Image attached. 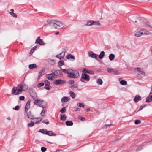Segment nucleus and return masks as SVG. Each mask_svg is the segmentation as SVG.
I'll list each match as a JSON object with an SVG mask.
<instances>
[{
    "instance_id": "49530a36",
    "label": "nucleus",
    "mask_w": 152,
    "mask_h": 152,
    "mask_svg": "<svg viewBox=\"0 0 152 152\" xmlns=\"http://www.w3.org/2000/svg\"><path fill=\"white\" fill-rule=\"evenodd\" d=\"M88 69H86V68H83L82 69V72H84V73H87V71Z\"/></svg>"
},
{
    "instance_id": "de8ad7c7",
    "label": "nucleus",
    "mask_w": 152,
    "mask_h": 152,
    "mask_svg": "<svg viewBox=\"0 0 152 152\" xmlns=\"http://www.w3.org/2000/svg\"><path fill=\"white\" fill-rule=\"evenodd\" d=\"M47 150L46 148L42 147L41 148V150L42 152H45Z\"/></svg>"
},
{
    "instance_id": "0eeeda50",
    "label": "nucleus",
    "mask_w": 152,
    "mask_h": 152,
    "mask_svg": "<svg viewBox=\"0 0 152 152\" xmlns=\"http://www.w3.org/2000/svg\"><path fill=\"white\" fill-rule=\"evenodd\" d=\"M35 43L39 44L41 45H45L44 43L43 42L42 40L40 39L39 37H38L37 38L35 42Z\"/></svg>"
},
{
    "instance_id": "052dcab7",
    "label": "nucleus",
    "mask_w": 152,
    "mask_h": 152,
    "mask_svg": "<svg viewBox=\"0 0 152 152\" xmlns=\"http://www.w3.org/2000/svg\"><path fill=\"white\" fill-rule=\"evenodd\" d=\"M59 34V32L58 31H57V32H56L55 33V34L56 35H58V34Z\"/></svg>"
},
{
    "instance_id": "a18cd8bd",
    "label": "nucleus",
    "mask_w": 152,
    "mask_h": 152,
    "mask_svg": "<svg viewBox=\"0 0 152 152\" xmlns=\"http://www.w3.org/2000/svg\"><path fill=\"white\" fill-rule=\"evenodd\" d=\"M10 13L11 14V15H12L13 17L15 18H16L17 17V15L15 13H14L13 12H10Z\"/></svg>"
},
{
    "instance_id": "2eb2a0df",
    "label": "nucleus",
    "mask_w": 152,
    "mask_h": 152,
    "mask_svg": "<svg viewBox=\"0 0 152 152\" xmlns=\"http://www.w3.org/2000/svg\"><path fill=\"white\" fill-rule=\"evenodd\" d=\"M64 81L61 79L57 80L55 81L54 83L56 85L61 84L64 83Z\"/></svg>"
},
{
    "instance_id": "ea45409f",
    "label": "nucleus",
    "mask_w": 152,
    "mask_h": 152,
    "mask_svg": "<svg viewBox=\"0 0 152 152\" xmlns=\"http://www.w3.org/2000/svg\"><path fill=\"white\" fill-rule=\"evenodd\" d=\"M34 124V123L33 122H32L31 123H29L28 124V126L29 127L33 126Z\"/></svg>"
},
{
    "instance_id": "b1692460",
    "label": "nucleus",
    "mask_w": 152,
    "mask_h": 152,
    "mask_svg": "<svg viewBox=\"0 0 152 152\" xmlns=\"http://www.w3.org/2000/svg\"><path fill=\"white\" fill-rule=\"evenodd\" d=\"M152 100V97L151 95H149L146 98V102H149Z\"/></svg>"
},
{
    "instance_id": "2f4dec72",
    "label": "nucleus",
    "mask_w": 152,
    "mask_h": 152,
    "mask_svg": "<svg viewBox=\"0 0 152 152\" xmlns=\"http://www.w3.org/2000/svg\"><path fill=\"white\" fill-rule=\"evenodd\" d=\"M37 67V65L35 64H32L29 65V68L30 69H32L34 68Z\"/></svg>"
},
{
    "instance_id": "4468645a",
    "label": "nucleus",
    "mask_w": 152,
    "mask_h": 152,
    "mask_svg": "<svg viewBox=\"0 0 152 152\" xmlns=\"http://www.w3.org/2000/svg\"><path fill=\"white\" fill-rule=\"evenodd\" d=\"M35 122V123L36 124L39 123L42 119L41 118H33L32 119Z\"/></svg>"
},
{
    "instance_id": "603ef678",
    "label": "nucleus",
    "mask_w": 152,
    "mask_h": 152,
    "mask_svg": "<svg viewBox=\"0 0 152 152\" xmlns=\"http://www.w3.org/2000/svg\"><path fill=\"white\" fill-rule=\"evenodd\" d=\"M65 110V107H63L60 110V112L61 113H64Z\"/></svg>"
},
{
    "instance_id": "393cba45",
    "label": "nucleus",
    "mask_w": 152,
    "mask_h": 152,
    "mask_svg": "<svg viewBox=\"0 0 152 152\" xmlns=\"http://www.w3.org/2000/svg\"><path fill=\"white\" fill-rule=\"evenodd\" d=\"M48 62L50 64L53 65L55 63V61L54 60L49 59L48 60Z\"/></svg>"
},
{
    "instance_id": "a19ab883",
    "label": "nucleus",
    "mask_w": 152,
    "mask_h": 152,
    "mask_svg": "<svg viewBox=\"0 0 152 152\" xmlns=\"http://www.w3.org/2000/svg\"><path fill=\"white\" fill-rule=\"evenodd\" d=\"M113 74L115 75H118L120 73L118 71L115 70L114 69Z\"/></svg>"
},
{
    "instance_id": "f257e3e1",
    "label": "nucleus",
    "mask_w": 152,
    "mask_h": 152,
    "mask_svg": "<svg viewBox=\"0 0 152 152\" xmlns=\"http://www.w3.org/2000/svg\"><path fill=\"white\" fill-rule=\"evenodd\" d=\"M28 87L27 85L21 84L18 85L17 87H14L12 89V93L14 95H17L20 94L23 91L27 90Z\"/></svg>"
},
{
    "instance_id": "8fccbe9b",
    "label": "nucleus",
    "mask_w": 152,
    "mask_h": 152,
    "mask_svg": "<svg viewBox=\"0 0 152 152\" xmlns=\"http://www.w3.org/2000/svg\"><path fill=\"white\" fill-rule=\"evenodd\" d=\"M141 123V121L140 120H136L135 121L134 123L136 124H138Z\"/></svg>"
},
{
    "instance_id": "4be33fe9",
    "label": "nucleus",
    "mask_w": 152,
    "mask_h": 152,
    "mask_svg": "<svg viewBox=\"0 0 152 152\" xmlns=\"http://www.w3.org/2000/svg\"><path fill=\"white\" fill-rule=\"evenodd\" d=\"M47 110H46L44 109V108L42 109V111L40 113V115L41 116H45V113Z\"/></svg>"
},
{
    "instance_id": "3c124183",
    "label": "nucleus",
    "mask_w": 152,
    "mask_h": 152,
    "mask_svg": "<svg viewBox=\"0 0 152 152\" xmlns=\"http://www.w3.org/2000/svg\"><path fill=\"white\" fill-rule=\"evenodd\" d=\"M20 106L18 105L16 106L15 108H13V109L18 110L19 109Z\"/></svg>"
},
{
    "instance_id": "f03ea898",
    "label": "nucleus",
    "mask_w": 152,
    "mask_h": 152,
    "mask_svg": "<svg viewBox=\"0 0 152 152\" xmlns=\"http://www.w3.org/2000/svg\"><path fill=\"white\" fill-rule=\"evenodd\" d=\"M50 23L52 24L55 28H63L65 26L64 23L62 22L56 20H52L50 21Z\"/></svg>"
},
{
    "instance_id": "9b49d317",
    "label": "nucleus",
    "mask_w": 152,
    "mask_h": 152,
    "mask_svg": "<svg viewBox=\"0 0 152 152\" xmlns=\"http://www.w3.org/2000/svg\"><path fill=\"white\" fill-rule=\"evenodd\" d=\"M31 101L29 100H28L27 101L25 107V112H26L30 108V103Z\"/></svg>"
},
{
    "instance_id": "39448f33",
    "label": "nucleus",
    "mask_w": 152,
    "mask_h": 152,
    "mask_svg": "<svg viewBox=\"0 0 152 152\" xmlns=\"http://www.w3.org/2000/svg\"><path fill=\"white\" fill-rule=\"evenodd\" d=\"M90 80V77L86 73L82 74L80 79V80L81 82L86 83L89 81Z\"/></svg>"
},
{
    "instance_id": "473e14b6",
    "label": "nucleus",
    "mask_w": 152,
    "mask_h": 152,
    "mask_svg": "<svg viewBox=\"0 0 152 152\" xmlns=\"http://www.w3.org/2000/svg\"><path fill=\"white\" fill-rule=\"evenodd\" d=\"M39 132H41L45 134H47V130L44 129H40L39 131Z\"/></svg>"
},
{
    "instance_id": "f3484780",
    "label": "nucleus",
    "mask_w": 152,
    "mask_h": 152,
    "mask_svg": "<svg viewBox=\"0 0 152 152\" xmlns=\"http://www.w3.org/2000/svg\"><path fill=\"white\" fill-rule=\"evenodd\" d=\"M141 100V97L139 95H137L135 96L134 101L135 102H137L140 100Z\"/></svg>"
},
{
    "instance_id": "72a5a7b5",
    "label": "nucleus",
    "mask_w": 152,
    "mask_h": 152,
    "mask_svg": "<svg viewBox=\"0 0 152 152\" xmlns=\"http://www.w3.org/2000/svg\"><path fill=\"white\" fill-rule=\"evenodd\" d=\"M64 64V62L63 60H60L58 63V66H61Z\"/></svg>"
},
{
    "instance_id": "13d9d810",
    "label": "nucleus",
    "mask_w": 152,
    "mask_h": 152,
    "mask_svg": "<svg viewBox=\"0 0 152 152\" xmlns=\"http://www.w3.org/2000/svg\"><path fill=\"white\" fill-rule=\"evenodd\" d=\"M145 107V106H143L142 105L140 107V108H139V110H138V111H140V110H142V108H143V107Z\"/></svg>"
},
{
    "instance_id": "1a4fd4ad",
    "label": "nucleus",
    "mask_w": 152,
    "mask_h": 152,
    "mask_svg": "<svg viewBox=\"0 0 152 152\" xmlns=\"http://www.w3.org/2000/svg\"><path fill=\"white\" fill-rule=\"evenodd\" d=\"M135 70H137L138 72V74L139 75H143L145 74V72H144L143 69L140 68H135Z\"/></svg>"
},
{
    "instance_id": "6ab92c4d",
    "label": "nucleus",
    "mask_w": 152,
    "mask_h": 152,
    "mask_svg": "<svg viewBox=\"0 0 152 152\" xmlns=\"http://www.w3.org/2000/svg\"><path fill=\"white\" fill-rule=\"evenodd\" d=\"M66 58L68 59H73V60H75V58L74 56L72 55L71 54H69L68 55H67L66 56Z\"/></svg>"
},
{
    "instance_id": "f8f14e48",
    "label": "nucleus",
    "mask_w": 152,
    "mask_h": 152,
    "mask_svg": "<svg viewBox=\"0 0 152 152\" xmlns=\"http://www.w3.org/2000/svg\"><path fill=\"white\" fill-rule=\"evenodd\" d=\"M141 31L142 32V35H149L151 34V33L148 30L142 28L141 29Z\"/></svg>"
},
{
    "instance_id": "c9c22d12",
    "label": "nucleus",
    "mask_w": 152,
    "mask_h": 152,
    "mask_svg": "<svg viewBox=\"0 0 152 152\" xmlns=\"http://www.w3.org/2000/svg\"><path fill=\"white\" fill-rule=\"evenodd\" d=\"M120 83L122 85H125L127 84V82L125 80H122L120 81Z\"/></svg>"
},
{
    "instance_id": "6e6552de",
    "label": "nucleus",
    "mask_w": 152,
    "mask_h": 152,
    "mask_svg": "<svg viewBox=\"0 0 152 152\" xmlns=\"http://www.w3.org/2000/svg\"><path fill=\"white\" fill-rule=\"evenodd\" d=\"M44 82L45 84V88L47 90H49L50 89V83L47 80H45Z\"/></svg>"
},
{
    "instance_id": "bf43d9fd",
    "label": "nucleus",
    "mask_w": 152,
    "mask_h": 152,
    "mask_svg": "<svg viewBox=\"0 0 152 152\" xmlns=\"http://www.w3.org/2000/svg\"><path fill=\"white\" fill-rule=\"evenodd\" d=\"M142 149V148H139L137 149L136 150V152H138V151H139L140 150Z\"/></svg>"
},
{
    "instance_id": "e433bc0d",
    "label": "nucleus",
    "mask_w": 152,
    "mask_h": 152,
    "mask_svg": "<svg viewBox=\"0 0 152 152\" xmlns=\"http://www.w3.org/2000/svg\"><path fill=\"white\" fill-rule=\"evenodd\" d=\"M46 134L48 135L49 136H52L53 134V132L51 131H47V134Z\"/></svg>"
},
{
    "instance_id": "412c9836",
    "label": "nucleus",
    "mask_w": 152,
    "mask_h": 152,
    "mask_svg": "<svg viewBox=\"0 0 152 152\" xmlns=\"http://www.w3.org/2000/svg\"><path fill=\"white\" fill-rule=\"evenodd\" d=\"M66 124L67 126H72L73 125V123L72 121H66Z\"/></svg>"
},
{
    "instance_id": "a878e982",
    "label": "nucleus",
    "mask_w": 152,
    "mask_h": 152,
    "mask_svg": "<svg viewBox=\"0 0 152 152\" xmlns=\"http://www.w3.org/2000/svg\"><path fill=\"white\" fill-rule=\"evenodd\" d=\"M115 57L114 54H111L109 56V58L111 61L113 60Z\"/></svg>"
},
{
    "instance_id": "bb28decb",
    "label": "nucleus",
    "mask_w": 152,
    "mask_h": 152,
    "mask_svg": "<svg viewBox=\"0 0 152 152\" xmlns=\"http://www.w3.org/2000/svg\"><path fill=\"white\" fill-rule=\"evenodd\" d=\"M93 21L89 20L86 22V25L87 26H91L93 25Z\"/></svg>"
},
{
    "instance_id": "423d86ee",
    "label": "nucleus",
    "mask_w": 152,
    "mask_h": 152,
    "mask_svg": "<svg viewBox=\"0 0 152 152\" xmlns=\"http://www.w3.org/2000/svg\"><path fill=\"white\" fill-rule=\"evenodd\" d=\"M89 56L92 58H94L96 59H97L98 55L94 53L92 51L89 52L88 53Z\"/></svg>"
},
{
    "instance_id": "f704fd0d",
    "label": "nucleus",
    "mask_w": 152,
    "mask_h": 152,
    "mask_svg": "<svg viewBox=\"0 0 152 152\" xmlns=\"http://www.w3.org/2000/svg\"><path fill=\"white\" fill-rule=\"evenodd\" d=\"M97 83L98 84L101 85L102 84L103 81L101 79L99 78L97 80Z\"/></svg>"
},
{
    "instance_id": "cd10ccee",
    "label": "nucleus",
    "mask_w": 152,
    "mask_h": 152,
    "mask_svg": "<svg viewBox=\"0 0 152 152\" xmlns=\"http://www.w3.org/2000/svg\"><path fill=\"white\" fill-rule=\"evenodd\" d=\"M69 94H70V96L73 99H74L75 97V93L72 91L69 92Z\"/></svg>"
},
{
    "instance_id": "dca6fc26",
    "label": "nucleus",
    "mask_w": 152,
    "mask_h": 152,
    "mask_svg": "<svg viewBox=\"0 0 152 152\" xmlns=\"http://www.w3.org/2000/svg\"><path fill=\"white\" fill-rule=\"evenodd\" d=\"M142 35V32L141 29L139 31H137L134 34V36L137 37H140Z\"/></svg>"
},
{
    "instance_id": "9d476101",
    "label": "nucleus",
    "mask_w": 152,
    "mask_h": 152,
    "mask_svg": "<svg viewBox=\"0 0 152 152\" xmlns=\"http://www.w3.org/2000/svg\"><path fill=\"white\" fill-rule=\"evenodd\" d=\"M55 74L53 73H51L50 74L46 75V77L50 80H53V78L54 77Z\"/></svg>"
},
{
    "instance_id": "ddd939ff",
    "label": "nucleus",
    "mask_w": 152,
    "mask_h": 152,
    "mask_svg": "<svg viewBox=\"0 0 152 152\" xmlns=\"http://www.w3.org/2000/svg\"><path fill=\"white\" fill-rule=\"evenodd\" d=\"M65 54V51L62 52L59 54L57 55L56 57L60 59H61L63 58Z\"/></svg>"
},
{
    "instance_id": "37998d69",
    "label": "nucleus",
    "mask_w": 152,
    "mask_h": 152,
    "mask_svg": "<svg viewBox=\"0 0 152 152\" xmlns=\"http://www.w3.org/2000/svg\"><path fill=\"white\" fill-rule=\"evenodd\" d=\"M42 122L46 124H48L49 123V121L47 119L44 120L42 121Z\"/></svg>"
},
{
    "instance_id": "864d4df0",
    "label": "nucleus",
    "mask_w": 152,
    "mask_h": 152,
    "mask_svg": "<svg viewBox=\"0 0 152 152\" xmlns=\"http://www.w3.org/2000/svg\"><path fill=\"white\" fill-rule=\"evenodd\" d=\"M25 97L23 96H21L19 97V100H23L24 99Z\"/></svg>"
},
{
    "instance_id": "58836bf2",
    "label": "nucleus",
    "mask_w": 152,
    "mask_h": 152,
    "mask_svg": "<svg viewBox=\"0 0 152 152\" xmlns=\"http://www.w3.org/2000/svg\"><path fill=\"white\" fill-rule=\"evenodd\" d=\"M114 69L108 68L107 69V71L109 73H112L113 72Z\"/></svg>"
},
{
    "instance_id": "c03bdc74",
    "label": "nucleus",
    "mask_w": 152,
    "mask_h": 152,
    "mask_svg": "<svg viewBox=\"0 0 152 152\" xmlns=\"http://www.w3.org/2000/svg\"><path fill=\"white\" fill-rule=\"evenodd\" d=\"M86 73H88V74H93L94 73V72L93 70H88L87 71V72Z\"/></svg>"
},
{
    "instance_id": "774afa93",
    "label": "nucleus",
    "mask_w": 152,
    "mask_h": 152,
    "mask_svg": "<svg viewBox=\"0 0 152 152\" xmlns=\"http://www.w3.org/2000/svg\"><path fill=\"white\" fill-rule=\"evenodd\" d=\"M151 97H152V95H151Z\"/></svg>"
},
{
    "instance_id": "09e8293b",
    "label": "nucleus",
    "mask_w": 152,
    "mask_h": 152,
    "mask_svg": "<svg viewBox=\"0 0 152 152\" xmlns=\"http://www.w3.org/2000/svg\"><path fill=\"white\" fill-rule=\"evenodd\" d=\"M77 104L78 105L79 104V106L80 107H84V104L83 103H78Z\"/></svg>"
},
{
    "instance_id": "0e129e2a",
    "label": "nucleus",
    "mask_w": 152,
    "mask_h": 152,
    "mask_svg": "<svg viewBox=\"0 0 152 152\" xmlns=\"http://www.w3.org/2000/svg\"><path fill=\"white\" fill-rule=\"evenodd\" d=\"M107 125L108 126H111L112 125L111 124H108V125Z\"/></svg>"
},
{
    "instance_id": "79ce46f5",
    "label": "nucleus",
    "mask_w": 152,
    "mask_h": 152,
    "mask_svg": "<svg viewBox=\"0 0 152 152\" xmlns=\"http://www.w3.org/2000/svg\"><path fill=\"white\" fill-rule=\"evenodd\" d=\"M44 85V83H41L38 85L37 86L39 88L43 86Z\"/></svg>"
},
{
    "instance_id": "c85d7f7f",
    "label": "nucleus",
    "mask_w": 152,
    "mask_h": 152,
    "mask_svg": "<svg viewBox=\"0 0 152 152\" xmlns=\"http://www.w3.org/2000/svg\"><path fill=\"white\" fill-rule=\"evenodd\" d=\"M69 99L68 97H64L61 99V101L66 102L69 100Z\"/></svg>"
},
{
    "instance_id": "69168bd1",
    "label": "nucleus",
    "mask_w": 152,
    "mask_h": 152,
    "mask_svg": "<svg viewBox=\"0 0 152 152\" xmlns=\"http://www.w3.org/2000/svg\"><path fill=\"white\" fill-rule=\"evenodd\" d=\"M31 52H32V53L34 52H33V50H32V49L31 50Z\"/></svg>"
},
{
    "instance_id": "aec40b11",
    "label": "nucleus",
    "mask_w": 152,
    "mask_h": 152,
    "mask_svg": "<svg viewBox=\"0 0 152 152\" xmlns=\"http://www.w3.org/2000/svg\"><path fill=\"white\" fill-rule=\"evenodd\" d=\"M104 51H102L101 52L99 56V57L100 59H102L103 58L104 56Z\"/></svg>"
},
{
    "instance_id": "7ed1b4c3",
    "label": "nucleus",
    "mask_w": 152,
    "mask_h": 152,
    "mask_svg": "<svg viewBox=\"0 0 152 152\" xmlns=\"http://www.w3.org/2000/svg\"><path fill=\"white\" fill-rule=\"evenodd\" d=\"M68 76L70 78H77L80 76L78 72L76 70H73L70 69Z\"/></svg>"
},
{
    "instance_id": "4d7b16f0",
    "label": "nucleus",
    "mask_w": 152,
    "mask_h": 152,
    "mask_svg": "<svg viewBox=\"0 0 152 152\" xmlns=\"http://www.w3.org/2000/svg\"><path fill=\"white\" fill-rule=\"evenodd\" d=\"M38 47L37 46H34L32 49V50H33V52H34L35 50H36V48Z\"/></svg>"
},
{
    "instance_id": "680f3d73",
    "label": "nucleus",
    "mask_w": 152,
    "mask_h": 152,
    "mask_svg": "<svg viewBox=\"0 0 152 152\" xmlns=\"http://www.w3.org/2000/svg\"><path fill=\"white\" fill-rule=\"evenodd\" d=\"M86 110L87 111H88L90 110V109L89 108H88L86 109Z\"/></svg>"
},
{
    "instance_id": "338daca9",
    "label": "nucleus",
    "mask_w": 152,
    "mask_h": 152,
    "mask_svg": "<svg viewBox=\"0 0 152 152\" xmlns=\"http://www.w3.org/2000/svg\"><path fill=\"white\" fill-rule=\"evenodd\" d=\"M137 22V21H135V22Z\"/></svg>"
},
{
    "instance_id": "6e6d98bb",
    "label": "nucleus",
    "mask_w": 152,
    "mask_h": 152,
    "mask_svg": "<svg viewBox=\"0 0 152 152\" xmlns=\"http://www.w3.org/2000/svg\"><path fill=\"white\" fill-rule=\"evenodd\" d=\"M79 119L81 120L82 121H85V119L84 117H79Z\"/></svg>"
},
{
    "instance_id": "4c0bfd02",
    "label": "nucleus",
    "mask_w": 152,
    "mask_h": 152,
    "mask_svg": "<svg viewBox=\"0 0 152 152\" xmlns=\"http://www.w3.org/2000/svg\"><path fill=\"white\" fill-rule=\"evenodd\" d=\"M78 85L77 84H75L72 86H71L70 88L72 89L78 87Z\"/></svg>"
},
{
    "instance_id": "a211bd4d",
    "label": "nucleus",
    "mask_w": 152,
    "mask_h": 152,
    "mask_svg": "<svg viewBox=\"0 0 152 152\" xmlns=\"http://www.w3.org/2000/svg\"><path fill=\"white\" fill-rule=\"evenodd\" d=\"M60 116L61 120L64 121L66 119V117L65 115H62V114H61Z\"/></svg>"
},
{
    "instance_id": "e2e57ef3",
    "label": "nucleus",
    "mask_w": 152,
    "mask_h": 152,
    "mask_svg": "<svg viewBox=\"0 0 152 152\" xmlns=\"http://www.w3.org/2000/svg\"><path fill=\"white\" fill-rule=\"evenodd\" d=\"M80 110L79 108H77V109L76 111H79Z\"/></svg>"
},
{
    "instance_id": "20e7f679",
    "label": "nucleus",
    "mask_w": 152,
    "mask_h": 152,
    "mask_svg": "<svg viewBox=\"0 0 152 152\" xmlns=\"http://www.w3.org/2000/svg\"><path fill=\"white\" fill-rule=\"evenodd\" d=\"M36 96H35L34 97L32 96V97L35 101L34 102V104L38 105L43 108H45L46 106L45 102L42 100H36Z\"/></svg>"
},
{
    "instance_id": "5fc2aeb1",
    "label": "nucleus",
    "mask_w": 152,
    "mask_h": 152,
    "mask_svg": "<svg viewBox=\"0 0 152 152\" xmlns=\"http://www.w3.org/2000/svg\"><path fill=\"white\" fill-rule=\"evenodd\" d=\"M68 83L70 84H72L74 83V81L73 80H70L69 81Z\"/></svg>"
},
{
    "instance_id": "5701e85b",
    "label": "nucleus",
    "mask_w": 152,
    "mask_h": 152,
    "mask_svg": "<svg viewBox=\"0 0 152 152\" xmlns=\"http://www.w3.org/2000/svg\"><path fill=\"white\" fill-rule=\"evenodd\" d=\"M27 115L28 117V118L32 119L33 118V115L31 112L29 111V112H28L27 113Z\"/></svg>"
},
{
    "instance_id": "c756f323",
    "label": "nucleus",
    "mask_w": 152,
    "mask_h": 152,
    "mask_svg": "<svg viewBox=\"0 0 152 152\" xmlns=\"http://www.w3.org/2000/svg\"><path fill=\"white\" fill-rule=\"evenodd\" d=\"M93 25H95L96 26H100V23L99 21H93Z\"/></svg>"
},
{
    "instance_id": "7c9ffc66",
    "label": "nucleus",
    "mask_w": 152,
    "mask_h": 152,
    "mask_svg": "<svg viewBox=\"0 0 152 152\" xmlns=\"http://www.w3.org/2000/svg\"><path fill=\"white\" fill-rule=\"evenodd\" d=\"M61 70L63 72H64V73L66 74H69V71L70 69H68L67 70H66V69H61Z\"/></svg>"
}]
</instances>
